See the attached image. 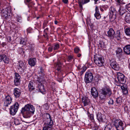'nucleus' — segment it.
<instances>
[{"instance_id":"nucleus-58","label":"nucleus","mask_w":130,"mask_h":130,"mask_svg":"<svg viewBox=\"0 0 130 130\" xmlns=\"http://www.w3.org/2000/svg\"><path fill=\"white\" fill-rule=\"evenodd\" d=\"M5 44V43L3 42L2 43V45L3 47H4Z\"/></svg>"},{"instance_id":"nucleus-41","label":"nucleus","mask_w":130,"mask_h":130,"mask_svg":"<svg viewBox=\"0 0 130 130\" xmlns=\"http://www.w3.org/2000/svg\"><path fill=\"white\" fill-rule=\"evenodd\" d=\"M122 52V49L120 48H118L116 50V52L117 54H118L121 53Z\"/></svg>"},{"instance_id":"nucleus-14","label":"nucleus","mask_w":130,"mask_h":130,"mask_svg":"<svg viewBox=\"0 0 130 130\" xmlns=\"http://www.w3.org/2000/svg\"><path fill=\"white\" fill-rule=\"evenodd\" d=\"M13 94L16 98H19L21 94L20 90L17 88H15L13 90Z\"/></svg>"},{"instance_id":"nucleus-26","label":"nucleus","mask_w":130,"mask_h":130,"mask_svg":"<svg viewBox=\"0 0 130 130\" xmlns=\"http://www.w3.org/2000/svg\"><path fill=\"white\" fill-rule=\"evenodd\" d=\"M28 87L30 91H31L35 89V87L32 82V81L29 82L28 84Z\"/></svg>"},{"instance_id":"nucleus-40","label":"nucleus","mask_w":130,"mask_h":130,"mask_svg":"<svg viewBox=\"0 0 130 130\" xmlns=\"http://www.w3.org/2000/svg\"><path fill=\"white\" fill-rule=\"evenodd\" d=\"M48 23V22L47 21H44L43 24V26H42V28L43 29H44L45 28V27H47V24Z\"/></svg>"},{"instance_id":"nucleus-31","label":"nucleus","mask_w":130,"mask_h":130,"mask_svg":"<svg viewBox=\"0 0 130 130\" xmlns=\"http://www.w3.org/2000/svg\"><path fill=\"white\" fill-rule=\"evenodd\" d=\"M21 121L19 119L15 118L14 119V122L16 125H18L21 123Z\"/></svg>"},{"instance_id":"nucleus-39","label":"nucleus","mask_w":130,"mask_h":130,"mask_svg":"<svg viewBox=\"0 0 130 130\" xmlns=\"http://www.w3.org/2000/svg\"><path fill=\"white\" fill-rule=\"evenodd\" d=\"M122 102V99L121 97L118 98L117 99L116 102L117 104H120Z\"/></svg>"},{"instance_id":"nucleus-47","label":"nucleus","mask_w":130,"mask_h":130,"mask_svg":"<svg viewBox=\"0 0 130 130\" xmlns=\"http://www.w3.org/2000/svg\"><path fill=\"white\" fill-rule=\"evenodd\" d=\"M48 28H47L44 30V32L46 35L47 34V32L48 31Z\"/></svg>"},{"instance_id":"nucleus-48","label":"nucleus","mask_w":130,"mask_h":130,"mask_svg":"<svg viewBox=\"0 0 130 130\" xmlns=\"http://www.w3.org/2000/svg\"><path fill=\"white\" fill-rule=\"evenodd\" d=\"M73 58V57L71 56H68V61H70Z\"/></svg>"},{"instance_id":"nucleus-38","label":"nucleus","mask_w":130,"mask_h":130,"mask_svg":"<svg viewBox=\"0 0 130 130\" xmlns=\"http://www.w3.org/2000/svg\"><path fill=\"white\" fill-rule=\"evenodd\" d=\"M112 68L118 71L119 70V65L117 63Z\"/></svg>"},{"instance_id":"nucleus-64","label":"nucleus","mask_w":130,"mask_h":130,"mask_svg":"<svg viewBox=\"0 0 130 130\" xmlns=\"http://www.w3.org/2000/svg\"><path fill=\"white\" fill-rule=\"evenodd\" d=\"M62 1L64 3H65V0H62Z\"/></svg>"},{"instance_id":"nucleus-16","label":"nucleus","mask_w":130,"mask_h":130,"mask_svg":"<svg viewBox=\"0 0 130 130\" xmlns=\"http://www.w3.org/2000/svg\"><path fill=\"white\" fill-rule=\"evenodd\" d=\"M36 62V59L35 58H30L28 60V64L31 67L34 66Z\"/></svg>"},{"instance_id":"nucleus-17","label":"nucleus","mask_w":130,"mask_h":130,"mask_svg":"<svg viewBox=\"0 0 130 130\" xmlns=\"http://www.w3.org/2000/svg\"><path fill=\"white\" fill-rule=\"evenodd\" d=\"M117 79L119 81L124 82V76L123 74L120 72L118 73L117 74Z\"/></svg>"},{"instance_id":"nucleus-43","label":"nucleus","mask_w":130,"mask_h":130,"mask_svg":"<svg viewBox=\"0 0 130 130\" xmlns=\"http://www.w3.org/2000/svg\"><path fill=\"white\" fill-rule=\"evenodd\" d=\"M17 20L18 22H21L22 21V18L20 16H17Z\"/></svg>"},{"instance_id":"nucleus-11","label":"nucleus","mask_w":130,"mask_h":130,"mask_svg":"<svg viewBox=\"0 0 130 130\" xmlns=\"http://www.w3.org/2000/svg\"><path fill=\"white\" fill-rule=\"evenodd\" d=\"M12 99L9 95L6 96L4 99V105L5 106H8L12 102Z\"/></svg>"},{"instance_id":"nucleus-4","label":"nucleus","mask_w":130,"mask_h":130,"mask_svg":"<svg viewBox=\"0 0 130 130\" xmlns=\"http://www.w3.org/2000/svg\"><path fill=\"white\" fill-rule=\"evenodd\" d=\"M11 9L10 7H8L1 11L4 18L6 20H9L11 17Z\"/></svg>"},{"instance_id":"nucleus-50","label":"nucleus","mask_w":130,"mask_h":130,"mask_svg":"<svg viewBox=\"0 0 130 130\" xmlns=\"http://www.w3.org/2000/svg\"><path fill=\"white\" fill-rule=\"evenodd\" d=\"M53 47H49L48 48V50L49 52H51L52 51L53 49Z\"/></svg>"},{"instance_id":"nucleus-2","label":"nucleus","mask_w":130,"mask_h":130,"mask_svg":"<svg viewBox=\"0 0 130 130\" xmlns=\"http://www.w3.org/2000/svg\"><path fill=\"white\" fill-rule=\"evenodd\" d=\"M45 118V126L43 127L42 130H52L53 123L51 116L48 113L46 114Z\"/></svg>"},{"instance_id":"nucleus-37","label":"nucleus","mask_w":130,"mask_h":130,"mask_svg":"<svg viewBox=\"0 0 130 130\" xmlns=\"http://www.w3.org/2000/svg\"><path fill=\"white\" fill-rule=\"evenodd\" d=\"M53 47L54 50H57L59 48V45L58 43L55 44Z\"/></svg>"},{"instance_id":"nucleus-63","label":"nucleus","mask_w":130,"mask_h":130,"mask_svg":"<svg viewBox=\"0 0 130 130\" xmlns=\"http://www.w3.org/2000/svg\"><path fill=\"white\" fill-rule=\"evenodd\" d=\"M68 0H66V3H67L68 2Z\"/></svg>"},{"instance_id":"nucleus-62","label":"nucleus","mask_w":130,"mask_h":130,"mask_svg":"<svg viewBox=\"0 0 130 130\" xmlns=\"http://www.w3.org/2000/svg\"><path fill=\"white\" fill-rule=\"evenodd\" d=\"M93 130H99V129L98 128H95V129H94Z\"/></svg>"},{"instance_id":"nucleus-22","label":"nucleus","mask_w":130,"mask_h":130,"mask_svg":"<svg viewBox=\"0 0 130 130\" xmlns=\"http://www.w3.org/2000/svg\"><path fill=\"white\" fill-rule=\"evenodd\" d=\"M95 12L94 14V16L97 19H99L101 18V15L99 13L98 8L97 6L95 8Z\"/></svg>"},{"instance_id":"nucleus-49","label":"nucleus","mask_w":130,"mask_h":130,"mask_svg":"<svg viewBox=\"0 0 130 130\" xmlns=\"http://www.w3.org/2000/svg\"><path fill=\"white\" fill-rule=\"evenodd\" d=\"M61 130H65V127L64 125H62L60 127Z\"/></svg>"},{"instance_id":"nucleus-1","label":"nucleus","mask_w":130,"mask_h":130,"mask_svg":"<svg viewBox=\"0 0 130 130\" xmlns=\"http://www.w3.org/2000/svg\"><path fill=\"white\" fill-rule=\"evenodd\" d=\"M35 111V108L33 106L29 104H27L22 108L21 112L24 117H29L31 114H33Z\"/></svg>"},{"instance_id":"nucleus-25","label":"nucleus","mask_w":130,"mask_h":130,"mask_svg":"<svg viewBox=\"0 0 130 130\" xmlns=\"http://www.w3.org/2000/svg\"><path fill=\"white\" fill-rule=\"evenodd\" d=\"M124 52L127 54H130V45L125 46L123 48Z\"/></svg>"},{"instance_id":"nucleus-45","label":"nucleus","mask_w":130,"mask_h":130,"mask_svg":"<svg viewBox=\"0 0 130 130\" xmlns=\"http://www.w3.org/2000/svg\"><path fill=\"white\" fill-rule=\"evenodd\" d=\"M113 101L112 99H110L108 102L109 104H113Z\"/></svg>"},{"instance_id":"nucleus-53","label":"nucleus","mask_w":130,"mask_h":130,"mask_svg":"<svg viewBox=\"0 0 130 130\" xmlns=\"http://www.w3.org/2000/svg\"><path fill=\"white\" fill-rule=\"evenodd\" d=\"M103 7L105 9H106L108 8V7L107 5H105L103 6Z\"/></svg>"},{"instance_id":"nucleus-15","label":"nucleus","mask_w":130,"mask_h":130,"mask_svg":"<svg viewBox=\"0 0 130 130\" xmlns=\"http://www.w3.org/2000/svg\"><path fill=\"white\" fill-rule=\"evenodd\" d=\"M91 95L94 98H95L98 96V92L95 88L92 87L91 89Z\"/></svg>"},{"instance_id":"nucleus-28","label":"nucleus","mask_w":130,"mask_h":130,"mask_svg":"<svg viewBox=\"0 0 130 130\" xmlns=\"http://www.w3.org/2000/svg\"><path fill=\"white\" fill-rule=\"evenodd\" d=\"M125 10L124 8L122 6H120L118 10V12L120 15H122L125 12Z\"/></svg>"},{"instance_id":"nucleus-57","label":"nucleus","mask_w":130,"mask_h":130,"mask_svg":"<svg viewBox=\"0 0 130 130\" xmlns=\"http://www.w3.org/2000/svg\"><path fill=\"white\" fill-rule=\"evenodd\" d=\"M117 36H118V38H119V39H118L119 40L120 39V34H119V35H117Z\"/></svg>"},{"instance_id":"nucleus-52","label":"nucleus","mask_w":130,"mask_h":130,"mask_svg":"<svg viewBox=\"0 0 130 130\" xmlns=\"http://www.w3.org/2000/svg\"><path fill=\"white\" fill-rule=\"evenodd\" d=\"M81 66L80 65H79L77 67L78 70H79L81 69Z\"/></svg>"},{"instance_id":"nucleus-56","label":"nucleus","mask_w":130,"mask_h":130,"mask_svg":"<svg viewBox=\"0 0 130 130\" xmlns=\"http://www.w3.org/2000/svg\"><path fill=\"white\" fill-rule=\"evenodd\" d=\"M120 31L119 30H117V32H116V34L117 35H119V34H120Z\"/></svg>"},{"instance_id":"nucleus-8","label":"nucleus","mask_w":130,"mask_h":130,"mask_svg":"<svg viewBox=\"0 0 130 130\" xmlns=\"http://www.w3.org/2000/svg\"><path fill=\"white\" fill-rule=\"evenodd\" d=\"M114 125L117 130H123V126L124 125L123 122L121 120H116L115 121Z\"/></svg>"},{"instance_id":"nucleus-18","label":"nucleus","mask_w":130,"mask_h":130,"mask_svg":"<svg viewBox=\"0 0 130 130\" xmlns=\"http://www.w3.org/2000/svg\"><path fill=\"white\" fill-rule=\"evenodd\" d=\"M96 117L97 120L100 122H103L104 121V117L103 115L100 113H98L96 115Z\"/></svg>"},{"instance_id":"nucleus-12","label":"nucleus","mask_w":130,"mask_h":130,"mask_svg":"<svg viewBox=\"0 0 130 130\" xmlns=\"http://www.w3.org/2000/svg\"><path fill=\"white\" fill-rule=\"evenodd\" d=\"M14 74L15 76L14 80V85L16 86H18L20 85V83L21 77L18 73H15Z\"/></svg>"},{"instance_id":"nucleus-60","label":"nucleus","mask_w":130,"mask_h":130,"mask_svg":"<svg viewBox=\"0 0 130 130\" xmlns=\"http://www.w3.org/2000/svg\"><path fill=\"white\" fill-rule=\"evenodd\" d=\"M54 23H55V24H57L58 23V22L57 21L55 20V21Z\"/></svg>"},{"instance_id":"nucleus-55","label":"nucleus","mask_w":130,"mask_h":130,"mask_svg":"<svg viewBox=\"0 0 130 130\" xmlns=\"http://www.w3.org/2000/svg\"><path fill=\"white\" fill-rule=\"evenodd\" d=\"M82 68H83V70H84V69L85 68V67H82ZM86 70V68H85V70H83L82 71H81V72L83 73V72H84Z\"/></svg>"},{"instance_id":"nucleus-30","label":"nucleus","mask_w":130,"mask_h":130,"mask_svg":"<svg viewBox=\"0 0 130 130\" xmlns=\"http://www.w3.org/2000/svg\"><path fill=\"white\" fill-rule=\"evenodd\" d=\"M125 21L127 23H130V14H127L125 17Z\"/></svg>"},{"instance_id":"nucleus-13","label":"nucleus","mask_w":130,"mask_h":130,"mask_svg":"<svg viewBox=\"0 0 130 130\" xmlns=\"http://www.w3.org/2000/svg\"><path fill=\"white\" fill-rule=\"evenodd\" d=\"M3 61L5 63H8L9 62V58L4 54L0 55V62Z\"/></svg>"},{"instance_id":"nucleus-23","label":"nucleus","mask_w":130,"mask_h":130,"mask_svg":"<svg viewBox=\"0 0 130 130\" xmlns=\"http://www.w3.org/2000/svg\"><path fill=\"white\" fill-rule=\"evenodd\" d=\"M82 101L84 103V106H85L88 105L90 101L87 97H83L82 98Z\"/></svg>"},{"instance_id":"nucleus-33","label":"nucleus","mask_w":130,"mask_h":130,"mask_svg":"<svg viewBox=\"0 0 130 130\" xmlns=\"http://www.w3.org/2000/svg\"><path fill=\"white\" fill-rule=\"evenodd\" d=\"M125 32L126 35L129 36H130V28L127 27L125 29Z\"/></svg>"},{"instance_id":"nucleus-44","label":"nucleus","mask_w":130,"mask_h":130,"mask_svg":"<svg viewBox=\"0 0 130 130\" xmlns=\"http://www.w3.org/2000/svg\"><path fill=\"white\" fill-rule=\"evenodd\" d=\"M74 51L75 53H77L79 52V49L78 47H77L74 48Z\"/></svg>"},{"instance_id":"nucleus-7","label":"nucleus","mask_w":130,"mask_h":130,"mask_svg":"<svg viewBox=\"0 0 130 130\" xmlns=\"http://www.w3.org/2000/svg\"><path fill=\"white\" fill-rule=\"evenodd\" d=\"M19 108V105L18 103L16 102L11 106L10 109V114L12 115H14L16 113Z\"/></svg>"},{"instance_id":"nucleus-5","label":"nucleus","mask_w":130,"mask_h":130,"mask_svg":"<svg viewBox=\"0 0 130 130\" xmlns=\"http://www.w3.org/2000/svg\"><path fill=\"white\" fill-rule=\"evenodd\" d=\"M94 61L95 64L99 67L102 66L104 64V59L101 57L97 55H94Z\"/></svg>"},{"instance_id":"nucleus-59","label":"nucleus","mask_w":130,"mask_h":130,"mask_svg":"<svg viewBox=\"0 0 130 130\" xmlns=\"http://www.w3.org/2000/svg\"><path fill=\"white\" fill-rule=\"evenodd\" d=\"M81 56V54H78L77 55V56L78 57H80Z\"/></svg>"},{"instance_id":"nucleus-36","label":"nucleus","mask_w":130,"mask_h":130,"mask_svg":"<svg viewBox=\"0 0 130 130\" xmlns=\"http://www.w3.org/2000/svg\"><path fill=\"white\" fill-rule=\"evenodd\" d=\"M117 63L116 62L113 60H111L110 61V64L112 68Z\"/></svg>"},{"instance_id":"nucleus-19","label":"nucleus","mask_w":130,"mask_h":130,"mask_svg":"<svg viewBox=\"0 0 130 130\" xmlns=\"http://www.w3.org/2000/svg\"><path fill=\"white\" fill-rule=\"evenodd\" d=\"M107 33L108 37L112 39L114 37L115 32L112 28H111L108 31Z\"/></svg>"},{"instance_id":"nucleus-54","label":"nucleus","mask_w":130,"mask_h":130,"mask_svg":"<svg viewBox=\"0 0 130 130\" xmlns=\"http://www.w3.org/2000/svg\"><path fill=\"white\" fill-rule=\"evenodd\" d=\"M117 2L119 4H121L122 3V1L120 0H117Z\"/></svg>"},{"instance_id":"nucleus-34","label":"nucleus","mask_w":130,"mask_h":130,"mask_svg":"<svg viewBox=\"0 0 130 130\" xmlns=\"http://www.w3.org/2000/svg\"><path fill=\"white\" fill-rule=\"evenodd\" d=\"M27 39L26 38L22 39H21L20 42V44L23 45H26Z\"/></svg>"},{"instance_id":"nucleus-20","label":"nucleus","mask_w":130,"mask_h":130,"mask_svg":"<svg viewBox=\"0 0 130 130\" xmlns=\"http://www.w3.org/2000/svg\"><path fill=\"white\" fill-rule=\"evenodd\" d=\"M90 0H82V1L81 0H78V4L81 9H83V5L87 3Z\"/></svg>"},{"instance_id":"nucleus-10","label":"nucleus","mask_w":130,"mask_h":130,"mask_svg":"<svg viewBox=\"0 0 130 130\" xmlns=\"http://www.w3.org/2000/svg\"><path fill=\"white\" fill-rule=\"evenodd\" d=\"M110 13L109 14V18L112 20H115L116 18V12L114 8L111 6L109 9Z\"/></svg>"},{"instance_id":"nucleus-61","label":"nucleus","mask_w":130,"mask_h":130,"mask_svg":"<svg viewBox=\"0 0 130 130\" xmlns=\"http://www.w3.org/2000/svg\"><path fill=\"white\" fill-rule=\"evenodd\" d=\"M28 7H30L31 6L30 3H29L28 5Z\"/></svg>"},{"instance_id":"nucleus-9","label":"nucleus","mask_w":130,"mask_h":130,"mask_svg":"<svg viewBox=\"0 0 130 130\" xmlns=\"http://www.w3.org/2000/svg\"><path fill=\"white\" fill-rule=\"evenodd\" d=\"M93 76L92 73L90 72H86L85 76V80L87 83L91 82L93 79Z\"/></svg>"},{"instance_id":"nucleus-24","label":"nucleus","mask_w":130,"mask_h":130,"mask_svg":"<svg viewBox=\"0 0 130 130\" xmlns=\"http://www.w3.org/2000/svg\"><path fill=\"white\" fill-rule=\"evenodd\" d=\"M17 66L18 68L19 69L22 70L24 67L25 65L22 61H20L18 62Z\"/></svg>"},{"instance_id":"nucleus-35","label":"nucleus","mask_w":130,"mask_h":130,"mask_svg":"<svg viewBox=\"0 0 130 130\" xmlns=\"http://www.w3.org/2000/svg\"><path fill=\"white\" fill-rule=\"evenodd\" d=\"M112 128L111 124H108L105 126L104 130H111Z\"/></svg>"},{"instance_id":"nucleus-32","label":"nucleus","mask_w":130,"mask_h":130,"mask_svg":"<svg viewBox=\"0 0 130 130\" xmlns=\"http://www.w3.org/2000/svg\"><path fill=\"white\" fill-rule=\"evenodd\" d=\"M34 44L33 43H29V45L28 46V47L29 49H30L31 51H33L34 50Z\"/></svg>"},{"instance_id":"nucleus-46","label":"nucleus","mask_w":130,"mask_h":130,"mask_svg":"<svg viewBox=\"0 0 130 130\" xmlns=\"http://www.w3.org/2000/svg\"><path fill=\"white\" fill-rule=\"evenodd\" d=\"M90 118L91 120L93 119V115L92 114H90L89 115H88Z\"/></svg>"},{"instance_id":"nucleus-29","label":"nucleus","mask_w":130,"mask_h":130,"mask_svg":"<svg viewBox=\"0 0 130 130\" xmlns=\"http://www.w3.org/2000/svg\"><path fill=\"white\" fill-rule=\"evenodd\" d=\"M62 66V64L61 63H58L55 64V69L58 71H60L61 67Z\"/></svg>"},{"instance_id":"nucleus-21","label":"nucleus","mask_w":130,"mask_h":130,"mask_svg":"<svg viewBox=\"0 0 130 130\" xmlns=\"http://www.w3.org/2000/svg\"><path fill=\"white\" fill-rule=\"evenodd\" d=\"M121 88L123 93L125 95H127L128 93V90L127 86L125 85H124L121 86Z\"/></svg>"},{"instance_id":"nucleus-6","label":"nucleus","mask_w":130,"mask_h":130,"mask_svg":"<svg viewBox=\"0 0 130 130\" xmlns=\"http://www.w3.org/2000/svg\"><path fill=\"white\" fill-rule=\"evenodd\" d=\"M37 81L39 83L38 87L39 91L41 93H43L45 91V89L44 88V86L42 84L43 83H44L45 82V79L43 78V79H38Z\"/></svg>"},{"instance_id":"nucleus-3","label":"nucleus","mask_w":130,"mask_h":130,"mask_svg":"<svg viewBox=\"0 0 130 130\" xmlns=\"http://www.w3.org/2000/svg\"><path fill=\"white\" fill-rule=\"evenodd\" d=\"M111 90L108 87H105L102 89L101 92V95L100 97L102 99H105L106 96L107 95L109 97L111 94Z\"/></svg>"},{"instance_id":"nucleus-51","label":"nucleus","mask_w":130,"mask_h":130,"mask_svg":"<svg viewBox=\"0 0 130 130\" xmlns=\"http://www.w3.org/2000/svg\"><path fill=\"white\" fill-rule=\"evenodd\" d=\"M31 0H25L24 2L26 4H27V3H29Z\"/></svg>"},{"instance_id":"nucleus-27","label":"nucleus","mask_w":130,"mask_h":130,"mask_svg":"<svg viewBox=\"0 0 130 130\" xmlns=\"http://www.w3.org/2000/svg\"><path fill=\"white\" fill-rule=\"evenodd\" d=\"M39 74L40 77L38 78V79H43V78L45 79L44 77V70L42 68H41L40 69V72L39 73Z\"/></svg>"},{"instance_id":"nucleus-42","label":"nucleus","mask_w":130,"mask_h":130,"mask_svg":"<svg viewBox=\"0 0 130 130\" xmlns=\"http://www.w3.org/2000/svg\"><path fill=\"white\" fill-rule=\"evenodd\" d=\"M126 9L130 12V3L126 5Z\"/></svg>"}]
</instances>
